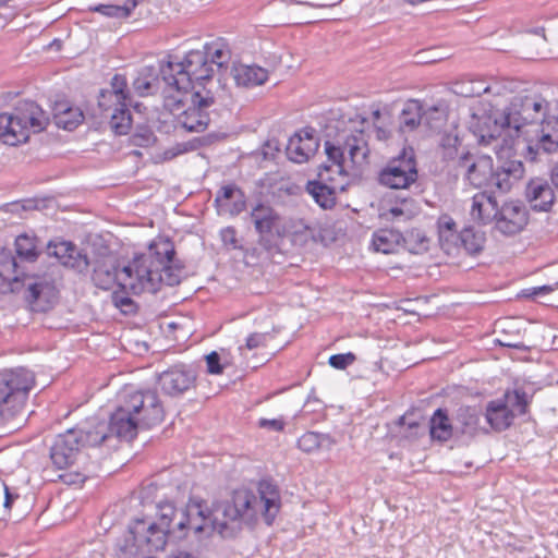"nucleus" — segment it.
<instances>
[{"instance_id": "33", "label": "nucleus", "mask_w": 558, "mask_h": 558, "mask_svg": "<svg viewBox=\"0 0 558 558\" xmlns=\"http://www.w3.org/2000/svg\"><path fill=\"white\" fill-rule=\"evenodd\" d=\"M307 193L324 209H330L336 205V190L322 181H308Z\"/></svg>"}, {"instance_id": "63", "label": "nucleus", "mask_w": 558, "mask_h": 558, "mask_svg": "<svg viewBox=\"0 0 558 558\" xmlns=\"http://www.w3.org/2000/svg\"><path fill=\"white\" fill-rule=\"evenodd\" d=\"M132 304H133V302H132V300L130 298H122L120 300V305L121 306H129V305H132Z\"/></svg>"}, {"instance_id": "17", "label": "nucleus", "mask_w": 558, "mask_h": 558, "mask_svg": "<svg viewBox=\"0 0 558 558\" xmlns=\"http://www.w3.org/2000/svg\"><path fill=\"white\" fill-rule=\"evenodd\" d=\"M529 220L525 206L520 202L505 203L497 207L495 226L505 235H514L523 230Z\"/></svg>"}, {"instance_id": "39", "label": "nucleus", "mask_w": 558, "mask_h": 558, "mask_svg": "<svg viewBox=\"0 0 558 558\" xmlns=\"http://www.w3.org/2000/svg\"><path fill=\"white\" fill-rule=\"evenodd\" d=\"M272 337L268 332H253L245 339V344L239 347V352L244 355L245 350H254L266 347L269 339Z\"/></svg>"}, {"instance_id": "22", "label": "nucleus", "mask_w": 558, "mask_h": 558, "mask_svg": "<svg viewBox=\"0 0 558 558\" xmlns=\"http://www.w3.org/2000/svg\"><path fill=\"white\" fill-rule=\"evenodd\" d=\"M483 413L476 407L462 405L456 411L453 421L457 435L474 437L480 432L488 433V429L481 425Z\"/></svg>"}, {"instance_id": "56", "label": "nucleus", "mask_w": 558, "mask_h": 558, "mask_svg": "<svg viewBox=\"0 0 558 558\" xmlns=\"http://www.w3.org/2000/svg\"><path fill=\"white\" fill-rule=\"evenodd\" d=\"M389 214L393 217V218H398V217H405V218H409L410 217V211L409 210H405L403 207L401 206H392L390 209H389Z\"/></svg>"}, {"instance_id": "31", "label": "nucleus", "mask_w": 558, "mask_h": 558, "mask_svg": "<svg viewBox=\"0 0 558 558\" xmlns=\"http://www.w3.org/2000/svg\"><path fill=\"white\" fill-rule=\"evenodd\" d=\"M40 240L35 234L22 233L14 241L16 256L27 263H34L41 254Z\"/></svg>"}, {"instance_id": "38", "label": "nucleus", "mask_w": 558, "mask_h": 558, "mask_svg": "<svg viewBox=\"0 0 558 558\" xmlns=\"http://www.w3.org/2000/svg\"><path fill=\"white\" fill-rule=\"evenodd\" d=\"M401 240L404 246L413 254L426 252L429 247V239L418 229L407 231Z\"/></svg>"}, {"instance_id": "1", "label": "nucleus", "mask_w": 558, "mask_h": 558, "mask_svg": "<svg viewBox=\"0 0 558 558\" xmlns=\"http://www.w3.org/2000/svg\"><path fill=\"white\" fill-rule=\"evenodd\" d=\"M281 506L280 492L270 480L258 483L257 494L250 489H236L231 500L221 505L223 520L214 512L218 504L208 506L207 501L189 498L182 508H175L170 501L157 504V521L147 527L146 542L156 549L163 548L167 539L184 541L193 535L196 541H203L217 533L223 539L235 538L243 525L254 526L262 514L264 522L271 525Z\"/></svg>"}, {"instance_id": "8", "label": "nucleus", "mask_w": 558, "mask_h": 558, "mask_svg": "<svg viewBox=\"0 0 558 558\" xmlns=\"http://www.w3.org/2000/svg\"><path fill=\"white\" fill-rule=\"evenodd\" d=\"M250 218L258 234V244L268 253L279 251L288 233H301L308 229L304 220L287 221L272 206L262 202L252 207Z\"/></svg>"}, {"instance_id": "41", "label": "nucleus", "mask_w": 558, "mask_h": 558, "mask_svg": "<svg viewBox=\"0 0 558 558\" xmlns=\"http://www.w3.org/2000/svg\"><path fill=\"white\" fill-rule=\"evenodd\" d=\"M318 433L307 432L298 439V447L304 452L311 453L320 448Z\"/></svg>"}, {"instance_id": "6", "label": "nucleus", "mask_w": 558, "mask_h": 558, "mask_svg": "<svg viewBox=\"0 0 558 558\" xmlns=\"http://www.w3.org/2000/svg\"><path fill=\"white\" fill-rule=\"evenodd\" d=\"M349 126L338 134L336 143L326 141L325 151L328 161L337 168L339 173L343 172V163L345 161L344 154L355 166H362L366 162L369 148L365 126L367 119L359 113L350 117Z\"/></svg>"}, {"instance_id": "20", "label": "nucleus", "mask_w": 558, "mask_h": 558, "mask_svg": "<svg viewBox=\"0 0 558 558\" xmlns=\"http://www.w3.org/2000/svg\"><path fill=\"white\" fill-rule=\"evenodd\" d=\"M525 197L534 210L548 211L556 198V192L547 180L533 178L525 187Z\"/></svg>"}, {"instance_id": "27", "label": "nucleus", "mask_w": 558, "mask_h": 558, "mask_svg": "<svg viewBox=\"0 0 558 558\" xmlns=\"http://www.w3.org/2000/svg\"><path fill=\"white\" fill-rule=\"evenodd\" d=\"M423 120H425L429 128L436 126L428 120V113L423 111L422 104L418 100H409L404 104L400 113L399 128L401 132H412Z\"/></svg>"}, {"instance_id": "25", "label": "nucleus", "mask_w": 558, "mask_h": 558, "mask_svg": "<svg viewBox=\"0 0 558 558\" xmlns=\"http://www.w3.org/2000/svg\"><path fill=\"white\" fill-rule=\"evenodd\" d=\"M493 158L476 155L465 172L464 180L474 187L490 186Z\"/></svg>"}, {"instance_id": "58", "label": "nucleus", "mask_w": 558, "mask_h": 558, "mask_svg": "<svg viewBox=\"0 0 558 558\" xmlns=\"http://www.w3.org/2000/svg\"><path fill=\"white\" fill-rule=\"evenodd\" d=\"M374 131L378 141H387L390 137V132L383 126H375Z\"/></svg>"}, {"instance_id": "13", "label": "nucleus", "mask_w": 558, "mask_h": 558, "mask_svg": "<svg viewBox=\"0 0 558 558\" xmlns=\"http://www.w3.org/2000/svg\"><path fill=\"white\" fill-rule=\"evenodd\" d=\"M417 162L413 149L403 148L396 157L390 158L378 171L377 181L380 185L393 190H405L417 181Z\"/></svg>"}, {"instance_id": "61", "label": "nucleus", "mask_w": 558, "mask_h": 558, "mask_svg": "<svg viewBox=\"0 0 558 558\" xmlns=\"http://www.w3.org/2000/svg\"><path fill=\"white\" fill-rule=\"evenodd\" d=\"M330 167H331V166H329V165H327V163H323V165H320V166L318 167V175H319V178H320L322 180H329V179H330V178H328V177H326V178L324 177V171H329V170H330Z\"/></svg>"}, {"instance_id": "49", "label": "nucleus", "mask_w": 558, "mask_h": 558, "mask_svg": "<svg viewBox=\"0 0 558 558\" xmlns=\"http://www.w3.org/2000/svg\"><path fill=\"white\" fill-rule=\"evenodd\" d=\"M155 141L154 133L149 130H144V132H137L132 136V142L136 146H148Z\"/></svg>"}, {"instance_id": "60", "label": "nucleus", "mask_w": 558, "mask_h": 558, "mask_svg": "<svg viewBox=\"0 0 558 558\" xmlns=\"http://www.w3.org/2000/svg\"><path fill=\"white\" fill-rule=\"evenodd\" d=\"M144 0H125L123 7L129 9V16L131 15L132 11Z\"/></svg>"}, {"instance_id": "14", "label": "nucleus", "mask_w": 558, "mask_h": 558, "mask_svg": "<svg viewBox=\"0 0 558 558\" xmlns=\"http://www.w3.org/2000/svg\"><path fill=\"white\" fill-rule=\"evenodd\" d=\"M131 100L126 96H118L114 92L101 89L98 96V107L104 118H110L111 130L117 135H125L131 130Z\"/></svg>"}, {"instance_id": "51", "label": "nucleus", "mask_w": 558, "mask_h": 558, "mask_svg": "<svg viewBox=\"0 0 558 558\" xmlns=\"http://www.w3.org/2000/svg\"><path fill=\"white\" fill-rule=\"evenodd\" d=\"M280 150L279 143L277 140H268L262 148V154L265 159L275 158L276 153Z\"/></svg>"}, {"instance_id": "15", "label": "nucleus", "mask_w": 558, "mask_h": 558, "mask_svg": "<svg viewBox=\"0 0 558 558\" xmlns=\"http://www.w3.org/2000/svg\"><path fill=\"white\" fill-rule=\"evenodd\" d=\"M196 372L186 364H175L158 375L157 383L163 395L171 398L183 396L196 386Z\"/></svg>"}, {"instance_id": "26", "label": "nucleus", "mask_w": 558, "mask_h": 558, "mask_svg": "<svg viewBox=\"0 0 558 558\" xmlns=\"http://www.w3.org/2000/svg\"><path fill=\"white\" fill-rule=\"evenodd\" d=\"M497 201L486 193H478L472 198L470 215L474 221L487 225L495 220L497 215Z\"/></svg>"}, {"instance_id": "40", "label": "nucleus", "mask_w": 558, "mask_h": 558, "mask_svg": "<svg viewBox=\"0 0 558 558\" xmlns=\"http://www.w3.org/2000/svg\"><path fill=\"white\" fill-rule=\"evenodd\" d=\"M90 11L98 12L108 17L126 19L129 17V9L116 4H98L90 7Z\"/></svg>"}, {"instance_id": "55", "label": "nucleus", "mask_w": 558, "mask_h": 558, "mask_svg": "<svg viewBox=\"0 0 558 558\" xmlns=\"http://www.w3.org/2000/svg\"><path fill=\"white\" fill-rule=\"evenodd\" d=\"M186 149L185 148H181L180 145H178L177 147H173V148H169L167 150H165L163 153V159L165 160H170V159H173L175 158L177 156L181 155L182 153H184Z\"/></svg>"}, {"instance_id": "3", "label": "nucleus", "mask_w": 558, "mask_h": 558, "mask_svg": "<svg viewBox=\"0 0 558 558\" xmlns=\"http://www.w3.org/2000/svg\"><path fill=\"white\" fill-rule=\"evenodd\" d=\"M165 412L156 391L125 392L109 422H90L92 432L105 435L99 446L116 447L113 440L131 441L140 428H151L163 421Z\"/></svg>"}, {"instance_id": "44", "label": "nucleus", "mask_w": 558, "mask_h": 558, "mask_svg": "<svg viewBox=\"0 0 558 558\" xmlns=\"http://www.w3.org/2000/svg\"><path fill=\"white\" fill-rule=\"evenodd\" d=\"M221 241L223 244L230 248L236 250L241 246L239 245V241L236 238V230L233 227H227L220 232Z\"/></svg>"}, {"instance_id": "19", "label": "nucleus", "mask_w": 558, "mask_h": 558, "mask_svg": "<svg viewBox=\"0 0 558 558\" xmlns=\"http://www.w3.org/2000/svg\"><path fill=\"white\" fill-rule=\"evenodd\" d=\"M506 129L510 128L502 122V113L498 118L492 116L473 117L470 124V130L477 138L478 144L485 146L497 141Z\"/></svg>"}, {"instance_id": "12", "label": "nucleus", "mask_w": 558, "mask_h": 558, "mask_svg": "<svg viewBox=\"0 0 558 558\" xmlns=\"http://www.w3.org/2000/svg\"><path fill=\"white\" fill-rule=\"evenodd\" d=\"M547 107L548 102L539 94L515 95L502 111V122L519 136L523 126L538 122L543 125L553 119L547 114Z\"/></svg>"}, {"instance_id": "52", "label": "nucleus", "mask_w": 558, "mask_h": 558, "mask_svg": "<svg viewBox=\"0 0 558 558\" xmlns=\"http://www.w3.org/2000/svg\"><path fill=\"white\" fill-rule=\"evenodd\" d=\"M440 145H441L442 149L449 148V147H454V146H460V140L457 135L446 134L442 136Z\"/></svg>"}, {"instance_id": "7", "label": "nucleus", "mask_w": 558, "mask_h": 558, "mask_svg": "<svg viewBox=\"0 0 558 558\" xmlns=\"http://www.w3.org/2000/svg\"><path fill=\"white\" fill-rule=\"evenodd\" d=\"M49 123V117L35 101L23 100L12 113H0V138L7 145L26 143L31 132L39 133Z\"/></svg>"}, {"instance_id": "45", "label": "nucleus", "mask_w": 558, "mask_h": 558, "mask_svg": "<svg viewBox=\"0 0 558 558\" xmlns=\"http://www.w3.org/2000/svg\"><path fill=\"white\" fill-rule=\"evenodd\" d=\"M207 372L209 374L219 375L223 372V365L220 363V355L213 351L206 355Z\"/></svg>"}, {"instance_id": "64", "label": "nucleus", "mask_w": 558, "mask_h": 558, "mask_svg": "<svg viewBox=\"0 0 558 558\" xmlns=\"http://www.w3.org/2000/svg\"><path fill=\"white\" fill-rule=\"evenodd\" d=\"M244 206H245V202L243 199L240 203H235L236 213H240L241 210H243Z\"/></svg>"}, {"instance_id": "2", "label": "nucleus", "mask_w": 558, "mask_h": 558, "mask_svg": "<svg viewBox=\"0 0 558 558\" xmlns=\"http://www.w3.org/2000/svg\"><path fill=\"white\" fill-rule=\"evenodd\" d=\"M92 280L102 290L118 284L132 294L156 293L161 284L169 287L181 282L184 264L175 258V248L169 238H159L149 245L147 254L134 256L131 263L118 269L116 260L106 247L90 260Z\"/></svg>"}, {"instance_id": "46", "label": "nucleus", "mask_w": 558, "mask_h": 558, "mask_svg": "<svg viewBox=\"0 0 558 558\" xmlns=\"http://www.w3.org/2000/svg\"><path fill=\"white\" fill-rule=\"evenodd\" d=\"M476 155H473L469 151H463L460 154V156L454 160L456 161V170L459 174H462V177H465V172L468 171V168L470 163L474 160Z\"/></svg>"}, {"instance_id": "50", "label": "nucleus", "mask_w": 558, "mask_h": 558, "mask_svg": "<svg viewBox=\"0 0 558 558\" xmlns=\"http://www.w3.org/2000/svg\"><path fill=\"white\" fill-rule=\"evenodd\" d=\"M284 421L281 418H259L258 426L274 432H281L284 428Z\"/></svg>"}, {"instance_id": "23", "label": "nucleus", "mask_w": 558, "mask_h": 558, "mask_svg": "<svg viewBox=\"0 0 558 558\" xmlns=\"http://www.w3.org/2000/svg\"><path fill=\"white\" fill-rule=\"evenodd\" d=\"M449 416L448 410L438 408L429 418V436L433 441L447 442L457 435L456 423Z\"/></svg>"}, {"instance_id": "21", "label": "nucleus", "mask_w": 558, "mask_h": 558, "mask_svg": "<svg viewBox=\"0 0 558 558\" xmlns=\"http://www.w3.org/2000/svg\"><path fill=\"white\" fill-rule=\"evenodd\" d=\"M485 421L495 432L508 429L515 417V414L508 405V400L504 398L490 400L486 404Z\"/></svg>"}, {"instance_id": "32", "label": "nucleus", "mask_w": 558, "mask_h": 558, "mask_svg": "<svg viewBox=\"0 0 558 558\" xmlns=\"http://www.w3.org/2000/svg\"><path fill=\"white\" fill-rule=\"evenodd\" d=\"M159 77L161 78L160 70L157 72L154 66H144L133 81L132 87L140 97L151 95L157 90Z\"/></svg>"}, {"instance_id": "53", "label": "nucleus", "mask_w": 558, "mask_h": 558, "mask_svg": "<svg viewBox=\"0 0 558 558\" xmlns=\"http://www.w3.org/2000/svg\"><path fill=\"white\" fill-rule=\"evenodd\" d=\"M319 441L322 442L320 448L330 450L336 444V440L328 434L318 433Z\"/></svg>"}, {"instance_id": "35", "label": "nucleus", "mask_w": 558, "mask_h": 558, "mask_svg": "<svg viewBox=\"0 0 558 558\" xmlns=\"http://www.w3.org/2000/svg\"><path fill=\"white\" fill-rule=\"evenodd\" d=\"M485 242L486 236L484 232L473 227H466L461 230L459 247L461 246L469 255H478L484 250Z\"/></svg>"}, {"instance_id": "36", "label": "nucleus", "mask_w": 558, "mask_h": 558, "mask_svg": "<svg viewBox=\"0 0 558 558\" xmlns=\"http://www.w3.org/2000/svg\"><path fill=\"white\" fill-rule=\"evenodd\" d=\"M401 238V233L393 230L384 229L374 234L373 245L375 251L389 254L395 251Z\"/></svg>"}, {"instance_id": "30", "label": "nucleus", "mask_w": 558, "mask_h": 558, "mask_svg": "<svg viewBox=\"0 0 558 558\" xmlns=\"http://www.w3.org/2000/svg\"><path fill=\"white\" fill-rule=\"evenodd\" d=\"M84 120V114L80 108H72L66 102L56 104L53 108L54 124L63 130L72 131Z\"/></svg>"}, {"instance_id": "4", "label": "nucleus", "mask_w": 558, "mask_h": 558, "mask_svg": "<svg viewBox=\"0 0 558 558\" xmlns=\"http://www.w3.org/2000/svg\"><path fill=\"white\" fill-rule=\"evenodd\" d=\"M214 70L207 56L201 50L189 51L182 60L160 62V75L165 84L177 92L203 89L213 80Z\"/></svg>"}, {"instance_id": "28", "label": "nucleus", "mask_w": 558, "mask_h": 558, "mask_svg": "<svg viewBox=\"0 0 558 558\" xmlns=\"http://www.w3.org/2000/svg\"><path fill=\"white\" fill-rule=\"evenodd\" d=\"M232 74L236 85L243 87H255L268 80V71L256 64L234 65Z\"/></svg>"}, {"instance_id": "42", "label": "nucleus", "mask_w": 558, "mask_h": 558, "mask_svg": "<svg viewBox=\"0 0 558 558\" xmlns=\"http://www.w3.org/2000/svg\"><path fill=\"white\" fill-rule=\"evenodd\" d=\"M109 92H114L116 95L126 96V99L131 100V96L128 89L126 77L122 74H114L110 81V88H106Z\"/></svg>"}, {"instance_id": "34", "label": "nucleus", "mask_w": 558, "mask_h": 558, "mask_svg": "<svg viewBox=\"0 0 558 558\" xmlns=\"http://www.w3.org/2000/svg\"><path fill=\"white\" fill-rule=\"evenodd\" d=\"M203 52L206 53L209 64L218 68L227 66L231 59V49L222 38L205 44Z\"/></svg>"}, {"instance_id": "18", "label": "nucleus", "mask_w": 558, "mask_h": 558, "mask_svg": "<svg viewBox=\"0 0 558 558\" xmlns=\"http://www.w3.org/2000/svg\"><path fill=\"white\" fill-rule=\"evenodd\" d=\"M524 175V165L519 159H498L495 167L492 163L490 186L499 193H508Z\"/></svg>"}, {"instance_id": "59", "label": "nucleus", "mask_w": 558, "mask_h": 558, "mask_svg": "<svg viewBox=\"0 0 558 558\" xmlns=\"http://www.w3.org/2000/svg\"><path fill=\"white\" fill-rule=\"evenodd\" d=\"M550 181L556 189V193L558 194V163L555 167H553L550 171Z\"/></svg>"}, {"instance_id": "29", "label": "nucleus", "mask_w": 558, "mask_h": 558, "mask_svg": "<svg viewBox=\"0 0 558 558\" xmlns=\"http://www.w3.org/2000/svg\"><path fill=\"white\" fill-rule=\"evenodd\" d=\"M437 229L440 246L447 254L459 247L461 231L458 232L457 223L451 216L440 215L437 220Z\"/></svg>"}, {"instance_id": "24", "label": "nucleus", "mask_w": 558, "mask_h": 558, "mask_svg": "<svg viewBox=\"0 0 558 558\" xmlns=\"http://www.w3.org/2000/svg\"><path fill=\"white\" fill-rule=\"evenodd\" d=\"M319 146L315 136L302 137L301 133H295L289 138L286 147L288 158L295 163H303L315 154Z\"/></svg>"}, {"instance_id": "5", "label": "nucleus", "mask_w": 558, "mask_h": 558, "mask_svg": "<svg viewBox=\"0 0 558 558\" xmlns=\"http://www.w3.org/2000/svg\"><path fill=\"white\" fill-rule=\"evenodd\" d=\"M57 267L51 266L44 274L24 275L20 271L16 258L5 256L1 266L0 276L8 281H23L26 287L25 300L35 312L45 313L53 307L59 299V290L56 283Z\"/></svg>"}, {"instance_id": "62", "label": "nucleus", "mask_w": 558, "mask_h": 558, "mask_svg": "<svg viewBox=\"0 0 558 558\" xmlns=\"http://www.w3.org/2000/svg\"><path fill=\"white\" fill-rule=\"evenodd\" d=\"M172 558H196V557H194L192 554H190L187 551H179Z\"/></svg>"}, {"instance_id": "9", "label": "nucleus", "mask_w": 558, "mask_h": 558, "mask_svg": "<svg viewBox=\"0 0 558 558\" xmlns=\"http://www.w3.org/2000/svg\"><path fill=\"white\" fill-rule=\"evenodd\" d=\"M34 386L35 375L25 367L0 372V420L2 422H10L22 414Z\"/></svg>"}, {"instance_id": "10", "label": "nucleus", "mask_w": 558, "mask_h": 558, "mask_svg": "<svg viewBox=\"0 0 558 558\" xmlns=\"http://www.w3.org/2000/svg\"><path fill=\"white\" fill-rule=\"evenodd\" d=\"M100 432H92V423L86 422L59 434L50 447L52 464L60 470L72 466L87 447L99 446V439L105 435Z\"/></svg>"}, {"instance_id": "54", "label": "nucleus", "mask_w": 558, "mask_h": 558, "mask_svg": "<svg viewBox=\"0 0 558 558\" xmlns=\"http://www.w3.org/2000/svg\"><path fill=\"white\" fill-rule=\"evenodd\" d=\"M459 156V146L442 149V157L445 160L454 161Z\"/></svg>"}, {"instance_id": "47", "label": "nucleus", "mask_w": 558, "mask_h": 558, "mask_svg": "<svg viewBox=\"0 0 558 558\" xmlns=\"http://www.w3.org/2000/svg\"><path fill=\"white\" fill-rule=\"evenodd\" d=\"M243 197V193L235 184L223 185L217 193L215 202L219 203L222 199H231L235 194Z\"/></svg>"}, {"instance_id": "11", "label": "nucleus", "mask_w": 558, "mask_h": 558, "mask_svg": "<svg viewBox=\"0 0 558 558\" xmlns=\"http://www.w3.org/2000/svg\"><path fill=\"white\" fill-rule=\"evenodd\" d=\"M215 104L210 89H195L191 95V104L184 108L182 98L167 97L165 107L175 117L178 125L187 132H204L210 122L209 108Z\"/></svg>"}, {"instance_id": "48", "label": "nucleus", "mask_w": 558, "mask_h": 558, "mask_svg": "<svg viewBox=\"0 0 558 558\" xmlns=\"http://www.w3.org/2000/svg\"><path fill=\"white\" fill-rule=\"evenodd\" d=\"M555 290L554 286L544 284L539 287L527 288L522 291V296L535 299L537 296L546 295Z\"/></svg>"}, {"instance_id": "37", "label": "nucleus", "mask_w": 558, "mask_h": 558, "mask_svg": "<svg viewBox=\"0 0 558 558\" xmlns=\"http://www.w3.org/2000/svg\"><path fill=\"white\" fill-rule=\"evenodd\" d=\"M508 400L509 408L517 410L519 415H524L529 411V405L532 401V396L529 395L523 388H514L513 390H506L502 396Z\"/></svg>"}, {"instance_id": "57", "label": "nucleus", "mask_w": 558, "mask_h": 558, "mask_svg": "<svg viewBox=\"0 0 558 558\" xmlns=\"http://www.w3.org/2000/svg\"><path fill=\"white\" fill-rule=\"evenodd\" d=\"M17 497V495H13L8 486L4 485V502H3V507L5 509H10L14 499Z\"/></svg>"}, {"instance_id": "16", "label": "nucleus", "mask_w": 558, "mask_h": 558, "mask_svg": "<svg viewBox=\"0 0 558 558\" xmlns=\"http://www.w3.org/2000/svg\"><path fill=\"white\" fill-rule=\"evenodd\" d=\"M46 248L47 255L57 258L60 265L78 274L88 271L90 259L73 242L61 239L50 240Z\"/></svg>"}, {"instance_id": "43", "label": "nucleus", "mask_w": 558, "mask_h": 558, "mask_svg": "<svg viewBox=\"0 0 558 558\" xmlns=\"http://www.w3.org/2000/svg\"><path fill=\"white\" fill-rule=\"evenodd\" d=\"M356 360V356L352 352L333 354L329 357L328 363L336 369H345Z\"/></svg>"}]
</instances>
